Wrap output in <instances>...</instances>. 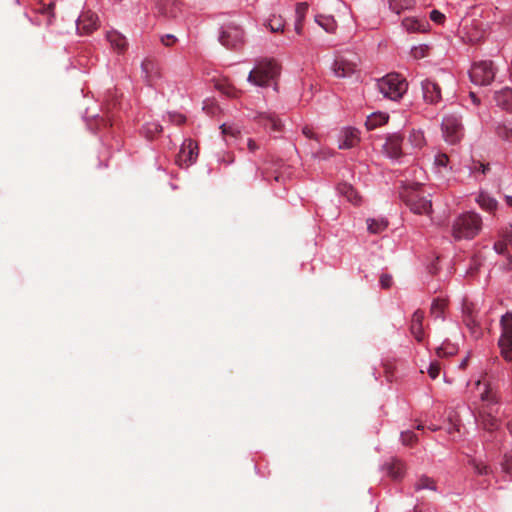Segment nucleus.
<instances>
[{
    "label": "nucleus",
    "mask_w": 512,
    "mask_h": 512,
    "mask_svg": "<svg viewBox=\"0 0 512 512\" xmlns=\"http://www.w3.org/2000/svg\"><path fill=\"white\" fill-rule=\"evenodd\" d=\"M243 32L237 26H227L223 28L219 40L227 48H235L242 42Z\"/></svg>",
    "instance_id": "f8f14e48"
},
{
    "label": "nucleus",
    "mask_w": 512,
    "mask_h": 512,
    "mask_svg": "<svg viewBox=\"0 0 512 512\" xmlns=\"http://www.w3.org/2000/svg\"><path fill=\"white\" fill-rule=\"evenodd\" d=\"M177 41L176 37L172 34H166L161 37V42L165 46H172Z\"/></svg>",
    "instance_id": "864d4df0"
},
{
    "label": "nucleus",
    "mask_w": 512,
    "mask_h": 512,
    "mask_svg": "<svg viewBox=\"0 0 512 512\" xmlns=\"http://www.w3.org/2000/svg\"><path fill=\"white\" fill-rule=\"evenodd\" d=\"M494 99L496 104L508 111H512V89L505 87L495 92Z\"/></svg>",
    "instance_id": "aec40b11"
},
{
    "label": "nucleus",
    "mask_w": 512,
    "mask_h": 512,
    "mask_svg": "<svg viewBox=\"0 0 512 512\" xmlns=\"http://www.w3.org/2000/svg\"><path fill=\"white\" fill-rule=\"evenodd\" d=\"M339 193L344 196L349 202L358 205L361 202L359 193L348 183H342L338 186Z\"/></svg>",
    "instance_id": "5701e85b"
},
{
    "label": "nucleus",
    "mask_w": 512,
    "mask_h": 512,
    "mask_svg": "<svg viewBox=\"0 0 512 512\" xmlns=\"http://www.w3.org/2000/svg\"><path fill=\"white\" fill-rule=\"evenodd\" d=\"M315 21L328 33H333L336 29V22L331 16L317 15Z\"/></svg>",
    "instance_id": "c85d7f7f"
},
{
    "label": "nucleus",
    "mask_w": 512,
    "mask_h": 512,
    "mask_svg": "<svg viewBox=\"0 0 512 512\" xmlns=\"http://www.w3.org/2000/svg\"><path fill=\"white\" fill-rule=\"evenodd\" d=\"M389 116L385 113H373L367 117L365 125L368 130H373L388 122Z\"/></svg>",
    "instance_id": "a878e982"
},
{
    "label": "nucleus",
    "mask_w": 512,
    "mask_h": 512,
    "mask_svg": "<svg viewBox=\"0 0 512 512\" xmlns=\"http://www.w3.org/2000/svg\"><path fill=\"white\" fill-rule=\"evenodd\" d=\"M412 5V0H389V8L396 14H400L402 10L408 9Z\"/></svg>",
    "instance_id": "f704fd0d"
},
{
    "label": "nucleus",
    "mask_w": 512,
    "mask_h": 512,
    "mask_svg": "<svg viewBox=\"0 0 512 512\" xmlns=\"http://www.w3.org/2000/svg\"><path fill=\"white\" fill-rule=\"evenodd\" d=\"M421 187V184L415 183L411 187L405 188L402 198L413 213L429 215L432 212V202L419 194Z\"/></svg>",
    "instance_id": "39448f33"
},
{
    "label": "nucleus",
    "mask_w": 512,
    "mask_h": 512,
    "mask_svg": "<svg viewBox=\"0 0 512 512\" xmlns=\"http://www.w3.org/2000/svg\"><path fill=\"white\" fill-rule=\"evenodd\" d=\"M402 141L403 138L400 135H390L383 146L384 152L387 154V156L390 158H399L402 155Z\"/></svg>",
    "instance_id": "dca6fc26"
},
{
    "label": "nucleus",
    "mask_w": 512,
    "mask_h": 512,
    "mask_svg": "<svg viewBox=\"0 0 512 512\" xmlns=\"http://www.w3.org/2000/svg\"><path fill=\"white\" fill-rule=\"evenodd\" d=\"M381 287L384 289H388L392 285V277L388 274H382L380 277Z\"/></svg>",
    "instance_id": "3c124183"
},
{
    "label": "nucleus",
    "mask_w": 512,
    "mask_h": 512,
    "mask_svg": "<svg viewBox=\"0 0 512 512\" xmlns=\"http://www.w3.org/2000/svg\"><path fill=\"white\" fill-rule=\"evenodd\" d=\"M477 202L483 209L487 211H494L497 208V201L485 193L479 194Z\"/></svg>",
    "instance_id": "c756f323"
},
{
    "label": "nucleus",
    "mask_w": 512,
    "mask_h": 512,
    "mask_svg": "<svg viewBox=\"0 0 512 512\" xmlns=\"http://www.w3.org/2000/svg\"><path fill=\"white\" fill-rule=\"evenodd\" d=\"M280 74V66L275 60H262L248 75V81L256 86H268Z\"/></svg>",
    "instance_id": "20e7f679"
},
{
    "label": "nucleus",
    "mask_w": 512,
    "mask_h": 512,
    "mask_svg": "<svg viewBox=\"0 0 512 512\" xmlns=\"http://www.w3.org/2000/svg\"><path fill=\"white\" fill-rule=\"evenodd\" d=\"M274 179H275V181L279 182L280 181V175L279 174L275 175Z\"/></svg>",
    "instance_id": "0e129e2a"
},
{
    "label": "nucleus",
    "mask_w": 512,
    "mask_h": 512,
    "mask_svg": "<svg viewBox=\"0 0 512 512\" xmlns=\"http://www.w3.org/2000/svg\"><path fill=\"white\" fill-rule=\"evenodd\" d=\"M107 40L111 44V46L116 49L119 53L124 52L127 49L128 43L122 34L117 31H109L107 32Z\"/></svg>",
    "instance_id": "4be33fe9"
},
{
    "label": "nucleus",
    "mask_w": 512,
    "mask_h": 512,
    "mask_svg": "<svg viewBox=\"0 0 512 512\" xmlns=\"http://www.w3.org/2000/svg\"><path fill=\"white\" fill-rule=\"evenodd\" d=\"M285 20L281 15H272L268 22L267 27L271 32H282L284 30Z\"/></svg>",
    "instance_id": "7c9ffc66"
},
{
    "label": "nucleus",
    "mask_w": 512,
    "mask_h": 512,
    "mask_svg": "<svg viewBox=\"0 0 512 512\" xmlns=\"http://www.w3.org/2000/svg\"><path fill=\"white\" fill-rule=\"evenodd\" d=\"M467 364V360H464L462 363H461V367H465Z\"/></svg>",
    "instance_id": "338daca9"
},
{
    "label": "nucleus",
    "mask_w": 512,
    "mask_h": 512,
    "mask_svg": "<svg viewBox=\"0 0 512 512\" xmlns=\"http://www.w3.org/2000/svg\"><path fill=\"white\" fill-rule=\"evenodd\" d=\"M141 77L149 86H155L161 78V71L157 61L146 58L141 63Z\"/></svg>",
    "instance_id": "9d476101"
},
{
    "label": "nucleus",
    "mask_w": 512,
    "mask_h": 512,
    "mask_svg": "<svg viewBox=\"0 0 512 512\" xmlns=\"http://www.w3.org/2000/svg\"><path fill=\"white\" fill-rule=\"evenodd\" d=\"M402 26L409 32H417L421 30L422 24L415 18L407 17L403 19Z\"/></svg>",
    "instance_id": "c9c22d12"
},
{
    "label": "nucleus",
    "mask_w": 512,
    "mask_h": 512,
    "mask_svg": "<svg viewBox=\"0 0 512 512\" xmlns=\"http://www.w3.org/2000/svg\"><path fill=\"white\" fill-rule=\"evenodd\" d=\"M448 162H449V157H448V155H446L444 153H440V154L436 155V157H435V164L438 167H446Z\"/></svg>",
    "instance_id": "de8ad7c7"
},
{
    "label": "nucleus",
    "mask_w": 512,
    "mask_h": 512,
    "mask_svg": "<svg viewBox=\"0 0 512 512\" xmlns=\"http://www.w3.org/2000/svg\"><path fill=\"white\" fill-rule=\"evenodd\" d=\"M506 202L509 206H512V196H506Z\"/></svg>",
    "instance_id": "e2e57ef3"
},
{
    "label": "nucleus",
    "mask_w": 512,
    "mask_h": 512,
    "mask_svg": "<svg viewBox=\"0 0 512 512\" xmlns=\"http://www.w3.org/2000/svg\"><path fill=\"white\" fill-rule=\"evenodd\" d=\"M466 327L469 329V331H470V333H471L473 338L479 339L481 337L482 330H481V328L479 326L478 320L474 321L472 326H466Z\"/></svg>",
    "instance_id": "c03bdc74"
},
{
    "label": "nucleus",
    "mask_w": 512,
    "mask_h": 512,
    "mask_svg": "<svg viewBox=\"0 0 512 512\" xmlns=\"http://www.w3.org/2000/svg\"><path fill=\"white\" fill-rule=\"evenodd\" d=\"M169 119L176 125H182L186 122V117L180 113H169Z\"/></svg>",
    "instance_id": "49530a36"
},
{
    "label": "nucleus",
    "mask_w": 512,
    "mask_h": 512,
    "mask_svg": "<svg viewBox=\"0 0 512 512\" xmlns=\"http://www.w3.org/2000/svg\"><path fill=\"white\" fill-rule=\"evenodd\" d=\"M360 141L359 131L352 127H346L341 130L339 138V149H350L355 147Z\"/></svg>",
    "instance_id": "4468645a"
},
{
    "label": "nucleus",
    "mask_w": 512,
    "mask_h": 512,
    "mask_svg": "<svg viewBox=\"0 0 512 512\" xmlns=\"http://www.w3.org/2000/svg\"><path fill=\"white\" fill-rule=\"evenodd\" d=\"M423 321L424 311L420 309L416 310L412 315L410 331L418 342H422L424 340Z\"/></svg>",
    "instance_id": "a211bd4d"
},
{
    "label": "nucleus",
    "mask_w": 512,
    "mask_h": 512,
    "mask_svg": "<svg viewBox=\"0 0 512 512\" xmlns=\"http://www.w3.org/2000/svg\"><path fill=\"white\" fill-rule=\"evenodd\" d=\"M502 333L498 345L501 355L507 361H512V314L506 313L501 318Z\"/></svg>",
    "instance_id": "0eeeda50"
},
{
    "label": "nucleus",
    "mask_w": 512,
    "mask_h": 512,
    "mask_svg": "<svg viewBox=\"0 0 512 512\" xmlns=\"http://www.w3.org/2000/svg\"><path fill=\"white\" fill-rule=\"evenodd\" d=\"M388 226L385 218H369L367 219L368 231L372 234H378L384 231Z\"/></svg>",
    "instance_id": "bb28decb"
},
{
    "label": "nucleus",
    "mask_w": 512,
    "mask_h": 512,
    "mask_svg": "<svg viewBox=\"0 0 512 512\" xmlns=\"http://www.w3.org/2000/svg\"><path fill=\"white\" fill-rule=\"evenodd\" d=\"M446 306L447 303L445 300L439 298L434 299L430 308L431 316L443 319Z\"/></svg>",
    "instance_id": "cd10ccee"
},
{
    "label": "nucleus",
    "mask_w": 512,
    "mask_h": 512,
    "mask_svg": "<svg viewBox=\"0 0 512 512\" xmlns=\"http://www.w3.org/2000/svg\"><path fill=\"white\" fill-rule=\"evenodd\" d=\"M401 441L403 445L412 446L417 443L418 437L413 431H404L401 433Z\"/></svg>",
    "instance_id": "4c0bfd02"
},
{
    "label": "nucleus",
    "mask_w": 512,
    "mask_h": 512,
    "mask_svg": "<svg viewBox=\"0 0 512 512\" xmlns=\"http://www.w3.org/2000/svg\"><path fill=\"white\" fill-rule=\"evenodd\" d=\"M471 81L476 85H490L495 78L492 61H479L473 64L469 71Z\"/></svg>",
    "instance_id": "423d86ee"
},
{
    "label": "nucleus",
    "mask_w": 512,
    "mask_h": 512,
    "mask_svg": "<svg viewBox=\"0 0 512 512\" xmlns=\"http://www.w3.org/2000/svg\"><path fill=\"white\" fill-rule=\"evenodd\" d=\"M423 428H424V426H423V425H421V424H419V425L417 426V429H418V430H421V429H423Z\"/></svg>",
    "instance_id": "774afa93"
},
{
    "label": "nucleus",
    "mask_w": 512,
    "mask_h": 512,
    "mask_svg": "<svg viewBox=\"0 0 512 512\" xmlns=\"http://www.w3.org/2000/svg\"><path fill=\"white\" fill-rule=\"evenodd\" d=\"M259 124L264 127H270L273 131H280L282 128V124L280 120L272 114L269 113H260L257 116Z\"/></svg>",
    "instance_id": "b1692460"
},
{
    "label": "nucleus",
    "mask_w": 512,
    "mask_h": 512,
    "mask_svg": "<svg viewBox=\"0 0 512 512\" xmlns=\"http://www.w3.org/2000/svg\"><path fill=\"white\" fill-rule=\"evenodd\" d=\"M377 88L385 98L397 101L406 93L408 84L400 74L389 73L377 81Z\"/></svg>",
    "instance_id": "7ed1b4c3"
},
{
    "label": "nucleus",
    "mask_w": 512,
    "mask_h": 512,
    "mask_svg": "<svg viewBox=\"0 0 512 512\" xmlns=\"http://www.w3.org/2000/svg\"><path fill=\"white\" fill-rule=\"evenodd\" d=\"M489 170V164H484L478 161H473L470 166L471 173L481 172L482 174H486Z\"/></svg>",
    "instance_id": "a19ab883"
},
{
    "label": "nucleus",
    "mask_w": 512,
    "mask_h": 512,
    "mask_svg": "<svg viewBox=\"0 0 512 512\" xmlns=\"http://www.w3.org/2000/svg\"><path fill=\"white\" fill-rule=\"evenodd\" d=\"M198 157V146L191 140L187 139L183 142L181 149L177 155V163L179 166H190Z\"/></svg>",
    "instance_id": "9b49d317"
},
{
    "label": "nucleus",
    "mask_w": 512,
    "mask_h": 512,
    "mask_svg": "<svg viewBox=\"0 0 512 512\" xmlns=\"http://www.w3.org/2000/svg\"><path fill=\"white\" fill-rule=\"evenodd\" d=\"M503 237L505 241H507L509 244H512V227L504 232Z\"/></svg>",
    "instance_id": "bf43d9fd"
},
{
    "label": "nucleus",
    "mask_w": 512,
    "mask_h": 512,
    "mask_svg": "<svg viewBox=\"0 0 512 512\" xmlns=\"http://www.w3.org/2000/svg\"><path fill=\"white\" fill-rule=\"evenodd\" d=\"M308 11V4L306 2L298 3L296 6V20L303 21Z\"/></svg>",
    "instance_id": "37998d69"
},
{
    "label": "nucleus",
    "mask_w": 512,
    "mask_h": 512,
    "mask_svg": "<svg viewBox=\"0 0 512 512\" xmlns=\"http://www.w3.org/2000/svg\"><path fill=\"white\" fill-rule=\"evenodd\" d=\"M162 132V126L158 123H149L146 126V133L149 138H153L155 135Z\"/></svg>",
    "instance_id": "79ce46f5"
},
{
    "label": "nucleus",
    "mask_w": 512,
    "mask_h": 512,
    "mask_svg": "<svg viewBox=\"0 0 512 512\" xmlns=\"http://www.w3.org/2000/svg\"><path fill=\"white\" fill-rule=\"evenodd\" d=\"M215 88L229 97H236L237 90L227 80H217Z\"/></svg>",
    "instance_id": "2f4dec72"
},
{
    "label": "nucleus",
    "mask_w": 512,
    "mask_h": 512,
    "mask_svg": "<svg viewBox=\"0 0 512 512\" xmlns=\"http://www.w3.org/2000/svg\"><path fill=\"white\" fill-rule=\"evenodd\" d=\"M496 134L503 140L512 141V127H508L506 125H498L496 127Z\"/></svg>",
    "instance_id": "e433bc0d"
},
{
    "label": "nucleus",
    "mask_w": 512,
    "mask_h": 512,
    "mask_svg": "<svg viewBox=\"0 0 512 512\" xmlns=\"http://www.w3.org/2000/svg\"><path fill=\"white\" fill-rule=\"evenodd\" d=\"M54 0H40L35 5V12L40 14V16L43 17L44 22L47 26L51 25L53 23L54 19Z\"/></svg>",
    "instance_id": "f3484780"
},
{
    "label": "nucleus",
    "mask_w": 512,
    "mask_h": 512,
    "mask_svg": "<svg viewBox=\"0 0 512 512\" xmlns=\"http://www.w3.org/2000/svg\"><path fill=\"white\" fill-rule=\"evenodd\" d=\"M412 53L415 58H423L425 56V48L416 47L412 50Z\"/></svg>",
    "instance_id": "13d9d810"
},
{
    "label": "nucleus",
    "mask_w": 512,
    "mask_h": 512,
    "mask_svg": "<svg viewBox=\"0 0 512 512\" xmlns=\"http://www.w3.org/2000/svg\"><path fill=\"white\" fill-rule=\"evenodd\" d=\"M220 128H221L222 134L224 136H231L233 138H236L240 134L239 129L236 126L231 125V124L224 123L221 125Z\"/></svg>",
    "instance_id": "ea45409f"
},
{
    "label": "nucleus",
    "mask_w": 512,
    "mask_h": 512,
    "mask_svg": "<svg viewBox=\"0 0 512 512\" xmlns=\"http://www.w3.org/2000/svg\"><path fill=\"white\" fill-rule=\"evenodd\" d=\"M442 131L445 141L450 144L458 143L463 136L460 119L455 115H447L442 121Z\"/></svg>",
    "instance_id": "1a4fd4ad"
},
{
    "label": "nucleus",
    "mask_w": 512,
    "mask_h": 512,
    "mask_svg": "<svg viewBox=\"0 0 512 512\" xmlns=\"http://www.w3.org/2000/svg\"><path fill=\"white\" fill-rule=\"evenodd\" d=\"M415 490L420 491L423 489L436 490V484L433 479L427 476H421L418 481L415 483Z\"/></svg>",
    "instance_id": "72a5a7b5"
},
{
    "label": "nucleus",
    "mask_w": 512,
    "mask_h": 512,
    "mask_svg": "<svg viewBox=\"0 0 512 512\" xmlns=\"http://www.w3.org/2000/svg\"><path fill=\"white\" fill-rule=\"evenodd\" d=\"M421 86L423 97L428 103H437L441 99V90L436 82L426 79L422 81Z\"/></svg>",
    "instance_id": "2eb2a0df"
},
{
    "label": "nucleus",
    "mask_w": 512,
    "mask_h": 512,
    "mask_svg": "<svg viewBox=\"0 0 512 512\" xmlns=\"http://www.w3.org/2000/svg\"><path fill=\"white\" fill-rule=\"evenodd\" d=\"M295 31L299 35L302 34V31H303V21L296 20V22H295Z\"/></svg>",
    "instance_id": "052dcab7"
},
{
    "label": "nucleus",
    "mask_w": 512,
    "mask_h": 512,
    "mask_svg": "<svg viewBox=\"0 0 512 512\" xmlns=\"http://www.w3.org/2000/svg\"><path fill=\"white\" fill-rule=\"evenodd\" d=\"M470 464L473 466L475 472L479 475H488L491 472V469L489 466L482 462H478L475 459H472L470 461Z\"/></svg>",
    "instance_id": "58836bf2"
},
{
    "label": "nucleus",
    "mask_w": 512,
    "mask_h": 512,
    "mask_svg": "<svg viewBox=\"0 0 512 512\" xmlns=\"http://www.w3.org/2000/svg\"><path fill=\"white\" fill-rule=\"evenodd\" d=\"M302 133L309 139H313L317 142H319V137L317 134L314 133L313 129L309 126H305L302 129Z\"/></svg>",
    "instance_id": "603ef678"
},
{
    "label": "nucleus",
    "mask_w": 512,
    "mask_h": 512,
    "mask_svg": "<svg viewBox=\"0 0 512 512\" xmlns=\"http://www.w3.org/2000/svg\"><path fill=\"white\" fill-rule=\"evenodd\" d=\"M507 429L508 431L510 432V434L512 435V419L510 421H508L507 423Z\"/></svg>",
    "instance_id": "680f3d73"
},
{
    "label": "nucleus",
    "mask_w": 512,
    "mask_h": 512,
    "mask_svg": "<svg viewBox=\"0 0 512 512\" xmlns=\"http://www.w3.org/2000/svg\"><path fill=\"white\" fill-rule=\"evenodd\" d=\"M385 469L388 475L394 480L401 479L405 474V464L398 459H392L390 462L385 464Z\"/></svg>",
    "instance_id": "412c9836"
},
{
    "label": "nucleus",
    "mask_w": 512,
    "mask_h": 512,
    "mask_svg": "<svg viewBox=\"0 0 512 512\" xmlns=\"http://www.w3.org/2000/svg\"><path fill=\"white\" fill-rule=\"evenodd\" d=\"M440 364L438 362H432L428 368V374L431 379H436L440 373Z\"/></svg>",
    "instance_id": "a18cd8bd"
},
{
    "label": "nucleus",
    "mask_w": 512,
    "mask_h": 512,
    "mask_svg": "<svg viewBox=\"0 0 512 512\" xmlns=\"http://www.w3.org/2000/svg\"><path fill=\"white\" fill-rule=\"evenodd\" d=\"M358 57L352 53L336 56L333 71L337 77H349L357 70Z\"/></svg>",
    "instance_id": "6e6552de"
},
{
    "label": "nucleus",
    "mask_w": 512,
    "mask_h": 512,
    "mask_svg": "<svg viewBox=\"0 0 512 512\" xmlns=\"http://www.w3.org/2000/svg\"><path fill=\"white\" fill-rule=\"evenodd\" d=\"M430 18L435 23L442 24L444 22L445 16L438 10H432L430 12Z\"/></svg>",
    "instance_id": "8fccbe9b"
},
{
    "label": "nucleus",
    "mask_w": 512,
    "mask_h": 512,
    "mask_svg": "<svg viewBox=\"0 0 512 512\" xmlns=\"http://www.w3.org/2000/svg\"><path fill=\"white\" fill-rule=\"evenodd\" d=\"M471 97L473 98V101H474L475 103H477V100H476V97H475L474 93H471Z\"/></svg>",
    "instance_id": "69168bd1"
},
{
    "label": "nucleus",
    "mask_w": 512,
    "mask_h": 512,
    "mask_svg": "<svg viewBox=\"0 0 512 512\" xmlns=\"http://www.w3.org/2000/svg\"><path fill=\"white\" fill-rule=\"evenodd\" d=\"M408 142L413 148H421L425 144V138L422 131L412 130L408 136Z\"/></svg>",
    "instance_id": "473e14b6"
},
{
    "label": "nucleus",
    "mask_w": 512,
    "mask_h": 512,
    "mask_svg": "<svg viewBox=\"0 0 512 512\" xmlns=\"http://www.w3.org/2000/svg\"><path fill=\"white\" fill-rule=\"evenodd\" d=\"M477 390L482 404L478 410L476 420L482 429L493 432L500 426V422L496 417L499 407V398L493 387L485 381H477Z\"/></svg>",
    "instance_id": "f257e3e1"
},
{
    "label": "nucleus",
    "mask_w": 512,
    "mask_h": 512,
    "mask_svg": "<svg viewBox=\"0 0 512 512\" xmlns=\"http://www.w3.org/2000/svg\"><path fill=\"white\" fill-rule=\"evenodd\" d=\"M98 27V17L95 13L87 11L82 13L77 20V31L81 35H89Z\"/></svg>",
    "instance_id": "ddd939ff"
},
{
    "label": "nucleus",
    "mask_w": 512,
    "mask_h": 512,
    "mask_svg": "<svg viewBox=\"0 0 512 512\" xmlns=\"http://www.w3.org/2000/svg\"><path fill=\"white\" fill-rule=\"evenodd\" d=\"M509 243L507 241L502 240V241H498L494 244V249L497 253L499 254H503L505 251H506V248H507V245Z\"/></svg>",
    "instance_id": "5fc2aeb1"
},
{
    "label": "nucleus",
    "mask_w": 512,
    "mask_h": 512,
    "mask_svg": "<svg viewBox=\"0 0 512 512\" xmlns=\"http://www.w3.org/2000/svg\"><path fill=\"white\" fill-rule=\"evenodd\" d=\"M454 352H455V348L454 347H451L450 350H446L444 347H438L436 349V354L439 357H444V356L452 355V354H454Z\"/></svg>",
    "instance_id": "6e6d98bb"
},
{
    "label": "nucleus",
    "mask_w": 512,
    "mask_h": 512,
    "mask_svg": "<svg viewBox=\"0 0 512 512\" xmlns=\"http://www.w3.org/2000/svg\"><path fill=\"white\" fill-rule=\"evenodd\" d=\"M463 322L466 326H472L477 320L475 305L472 302L464 301L462 305Z\"/></svg>",
    "instance_id": "393cba45"
},
{
    "label": "nucleus",
    "mask_w": 512,
    "mask_h": 512,
    "mask_svg": "<svg viewBox=\"0 0 512 512\" xmlns=\"http://www.w3.org/2000/svg\"><path fill=\"white\" fill-rule=\"evenodd\" d=\"M246 145H247V149L251 153H254V152H256L259 149V145L256 143L255 140H253L251 138H247Z\"/></svg>",
    "instance_id": "4d7b16f0"
},
{
    "label": "nucleus",
    "mask_w": 512,
    "mask_h": 512,
    "mask_svg": "<svg viewBox=\"0 0 512 512\" xmlns=\"http://www.w3.org/2000/svg\"><path fill=\"white\" fill-rule=\"evenodd\" d=\"M481 227V217L474 212H468L460 215L454 221L452 234L456 240L472 239L479 233Z\"/></svg>",
    "instance_id": "f03ea898"
},
{
    "label": "nucleus",
    "mask_w": 512,
    "mask_h": 512,
    "mask_svg": "<svg viewBox=\"0 0 512 512\" xmlns=\"http://www.w3.org/2000/svg\"><path fill=\"white\" fill-rule=\"evenodd\" d=\"M156 7L158 12L167 18H176L180 11L177 0H158Z\"/></svg>",
    "instance_id": "6ab92c4d"
},
{
    "label": "nucleus",
    "mask_w": 512,
    "mask_h": 512,
    "mask_svg": "<svg viewBox=\"0 0 512 512\" xmlns=\"http://www.w3.org/2000/svg\"><path fill=\"white\" fill-rule=\"evenodd\" d=\"M503 470L508 474H512V452L505 455Z\"/></svg>",
    "instance_id": "09e8293b"
}]
</instances>
